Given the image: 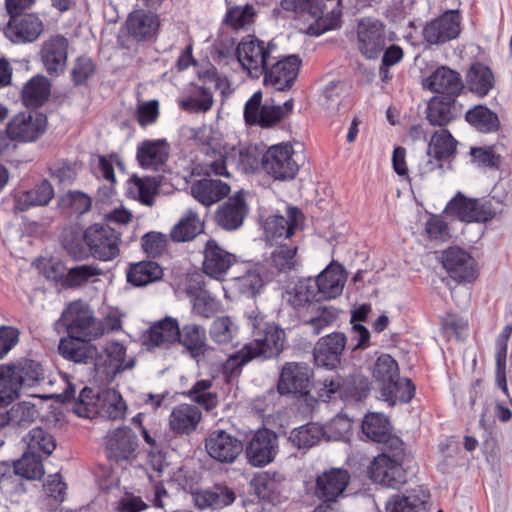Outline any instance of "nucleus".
<instances>
[{"label": "nucleus", "mask_w": 512, "mask_h": 512, "mask_svg": "<svg viewBox=\"0 0 512 512\" xmlns=\"http://www.w3.org/2000/svg\"><path fill=\"white\" fill-rule=\"evenodd\" d=\"M298 246L290 243H276L270 255L249 267L241 276L235 277L240 294L255 298L263 288L275 281L281 274L295 271L300 264Z\"/></svg>", "instance_id": "nucleus-1"}, {"label": "nucleus", "mask_w": 512, "mask_h": 512, "mask_svg": "<svg viewBox=\"0 0 512 512\" xmlns=\"http://www.w3.org/2000/svg\"><path fill=\"white\" fill-rule=\"evenodd\" d=\"M372 373L379 384L381 397L389 405L407 403L413 398L415 387L411 380L399 376L398 363L391 354H381Z\"/></svg>", "instance_id": "nucleus-2"}, {"label": "nucleus", "mask_w": 512, "mask_h": 512, "mask_svg": "<svg viewBox=\"0 0 512 512\" xmlns=\"http://www.w3.org/2000/svg\"><path fill=\"white\" fill-rule=\"evenodd\" d=\"M69 340H60L57 352H91L93 347L91 327L94 317L88 310L83 309L79 303H71L66 312L62 314Z\"/></svg>", "instance_id": "nucleus-3"}, {"label": "nucleus", "mask_w": 512, "mask_h": 512, "mask_svg": "<svg viewBox=\"0 0 512 512\" xmlns=\"http://www.w3.org/2000/svg\"><path fill=\"white\" fill-rule=\"evenodd\" d=\"M395 448L379 454L369 467V476L375 483L397 489L406 482V472L403 468L405 451L403 443L393 440Z\"/></svg>", "instance_id": "nucleus-4"}, {"label": "nucleus", "mask_w": 512, "mask_h": 512, "mask_svg": "<svg viewBox=\"0 0 512 512\" xmlns=\"http://www.w3.org/2000/svg\"><path fill=\"white\" fill-rule=\"evenodd\" d=\"M247 324L253 339L236 352H283L286 333L280 326L264 321V316L255 311L247 315Z\"/></svg>", "instance_id": "nucleus-5"}, {"label": "nucleus", "mask_w": 512, "mask_h": 512, "mask_svg": "<svg viewBox=\"0 0 512 512\" xmlns=\"http://www.w3.org/2000/svg\"><path fill=\"white\" fill-rule=\"evenodd\" d=\"M276 49L277 44L273 40L266 44L255 35H247L237 45L235 55L248 75L258 79L266 71L268 61L278 58L273 55Z\"/></svg>", "instance_id": "nucleus-6"}, {"label": "nucleus", "mask_w": 512, "mask_h": 512, "mask_svg": "<svg viewBox=\"0 0 512 512\" xmlns=\"http://www.w3.org/2000/svg\"><path fill=\"white\" fill-rule=\"evenodd\" d=\"M122 233L123 231L114 226L95 223L85 229L84 237L92 256L100 261H110L120 253Z\"/></svg>", "instance_id": "nucleus-7"}, {"label": "nucleus", "mask_w": 512, "mask_h": 512, "mask_svg": "<svg viewBox=\"0 0 512 512\" xmlns=\"http://www.w3.org/2000/svg\"><path fill=\"white\" fill-rule=\"evenodd\" d=\"M440 260L449 277L457 283L471 284L479 276L476 260L459 246H450L442 251Z\"/></svg>", "instance_id": "nucleus-8"}, {"label": "nucleus", "mask_w": 512, "mask_h": 512, "mask_svg": "<svg viewBox=\"0 0 512 512\" xmlns=\"http://www.w3.org/2000/svg\"><path fill=\"white\" fill-rule=\"evenodd\" d=\"M293 154L294 151L290 144L273 145L261 158L262 168L275 180H292L299 171V165L293 159Z\"/></svg>", "instance_id": "nucleus-9"}, {"label": "nucleus", "mask_w": 512, "mask_h": 512, "mask_svg": "<svg viewBox=\"0 0 512 512\" xmlns=\"http://www.w3.org/2000/svg\"><path fill=\"white\" fill-rule=\"evenodd\" d=\"M358 50L368 60L378 59L387 43L386 25L375 18H362L357 27Z\"/></svg>", "instance_id": "nucleus-10"}, {"label": "nucleus", "mask_w": 512, "mask_h": 512, "mask_svg": "<svg viewBox=\"0 0 512 512\" xmlns=\"http://www.w3.org/2000/svg\"><path fill=\"white\" fill-rule=\"evenodd\" d=\"M47 126L46 114L38 111L20 112L8 122L6 133L14 141L34 142L46 132Z\"/></svg>", "instance_id": "nucleus-11"}, {"label": "nucleus", "mask_w": 512, "mask_h": 512, "mask_svg": "<svg viewBox=\"0 0 512 512\" xmlns=\"http://www.w3.org/2000/svg\"><path fill=\"white\" fill-rule=\"evenodd\" d=\"M461 19L458 10H446L425 24L422 30L424 42L432 46L456 39L461 33Z\"/></svg>", "instance_id": "nucleus-12"}, {"label": "nucleus", "mask_w": 512, "mask_h": 512, "mask_svg": "<svg viewBox=\"0 0 512 512\" xmlns=\"http://www.w3.org/2000/svg\"><path fill=\"white\" fill-rule=\"evenodd\" d=\"M275 59L276 62L269 66L262 74L265 86H272L277 91H286L294 85L302 60L299 55L291 54L285 57Z\"/></svg>", "instance_id": "nucleus-13"}, {"label": "nucleus", "mask_w": 512, "mask_h": 512, "mask_svg": "<svg viewBox=\"0 0 512 512\" xmlns=\"http://www.w3.org/2000/svg\"><path fill=\"white\" fill-rule=\"evenodd\" d=\"M350 483V474L342 468H331L317 476L314 495L322 503L329 505L345 497Z\"/></svg>", "instance_id": "nucleus-14"}, {"label": "nucleus", "mask_w": 512, "mask_h": 512, "mask_svg": "<svg viewBox=\"0 0 512 512\" xmlns=\"http://www.w3.org/2000/svg\"><path fill=\"white\" fill-rule=\"evenodd\" d=\"M124 26L134 42L144 44L156 41L161 20L157 13L136 9L128 14Z\"/></svg>", "instance_id": "nucleus-15"}, {"label": "nucleus", "mask_w": 512, "mask_h": 512, "mask_svg": "<svg viewBox=\"0 0 512 512\" xmlns=\"http://www.w3.org/2000/svg\"><path fill=\"white\" fill-rule=\"evenodd\" d=\"M245 453L248 463L254 467L270 464L278 454L277 434L266 428L259 429L249 440Z\"/></svg>", "instance_id": "nucleus-16"}, {"label": "nucleus", "mask_w": 512, "mask_h": 512, "mask_svg": "<svg viewBox=\"0 0 512 512\" xmlns=\"http://www.w3.org/2000/svg\"><path fill=\"white\" fill-rule=\"evenodd\" d=\"M205 449L208 455L220 462L231 464L243 451L242 442L225 430H214L205 439Z\"/></svg>", "instance_id": "nucleus-17"}, {"label": "nucleus", "mask_w": 512, "mask_h": 512, "mask_svg": "<svg viewBox=\"0 0 512 512\" xmlns=\"http://www.w3.org/2000/svg\"><path fill=\"white\" fill-rule=\"evenodd\" d=\"M65 358L74 364H93L96 369L106 374L108 377H115L127 369H132L135 365V359L125 358L126 354H62Z\"/></svg>", "instance_id": "nucleus-18"}, {"label": "nucleus", "mask_w": 512, "mask_h": 512, "mask_svg": "<svg viewBox=\"0 0 512 512\" xmlns=\"http://www.w3.org/2000/svg\"><path fill=\"white\" fill-rule=\"evenodd\" d=\"M287 217L282 215H271L264 223V232L267 242L279 243L278 239H290L295 230L303 224L305 216L302 210L296 206H288Z\"/></svg>", "instance_id": "nucleus-19"}, {"label": "nucleus", "mask_w": 512, "mask_h": 512, "mask_svg": "<svg viewBox=\"0 0 512 512\" xmlns=\"http://www.w3.org/2000/svg\"><path fill=\"white\" fill-rule=\"evenodd\" d=\"M63 380L66 388L62 393L55 395V398L62 403H71L73 412L83 418H92L98 413L99 395L95 394L93 389L84 387L75 398L76 387L69 382L65 374Z\"/></svg>", "instance_id": "nucleus-20"}, {"label": "nucleus", "mask_w": 512, "mask_h": 512, "mask_svg": "<svg viewBox=\"0 0 512 512\" xmlns=\"http://www.w3.org/2000/svg\"><path fill=\"white\" fill-rule=\"evenodd\" d=\"M235 263L237 256L226 251L215 239L211 238L206 242L202 268L207 276L220 280Z\"/></svg>", "instance_id": "nucleus-21"}, {"label": "nucleus", "mask_w": 512, "mask_h": 512, "mask_svg": "<svg viewBox=\"0 0 512 512\" xmlns=\"http://www.w3.org/2000/svg\"><path fill=\"white\" fill-rule=\"evenodd\" d=\"M249 212L242 191L228 197L215 212V221L219 227L226 231H234L240 228Z\"/></svg>", "instance_id": "nucleus-22"}, {"label": "nucleus", "mask_w": 512, "mask_h": 512, "mask_svg": "<svg viewBox=\"0 0 512 512\" xmlns=\"http://www.w3.org/2000/svg\"><path fill=\"white\" fill-rule=\"evenodd\" d=\"M177 340H179V322L171 316L154 322L143 335V343L152 348L168 350L177 344Z\"/></svg>", "instance_id": "nucleus-23"}, {"label": "nucleus", "mask_w": 512, "mask_h": 512, "mask_svg": "<svg viewBox=\"0 0 512 512\" xmlns=\"http://www.w3.org/2000/svg\"><path fill=\"white\" fill-rule=\"evenodd\" d=\"M423 86L431 92L457 98L464 85L460 74L447 66L438 67L432 74L423 80Z\"/></svg>", "instance_id": "nucleus-24"}, {"label": "nucleus", "mask_w": 512, "mask_h": 512, "mask_svg": "<svg viewBox=\"0 0 512 512\" xmlns=\"http://www.w3.org/2000/svg\"><path fill=\"white\" fill-rule=\"evenodd\" d=\"M310 388V370L299 363H287L281 372L278 383L280 394L307 395Z\"/></svg>", "instance_id": "nucleus-25"}, {"label": "nucleus", "mask_w": 512, "mask_h": 512, "mask_svg": "<svg viewBox=\"0 0 512 512\" xmlns=\"http://www.w3.org/2000/svg\"><path fill=\"white\" fill-rule=\"evenodd\" d=\"M42 63L51 76L64 72L68 57V40L63 35H56L44 42L41 48Z\"/></svg>", "instance_id": "nucleus-26"}, {"label": "nucleus", "mask_w": 512, "mask_h": 512, "mask_svg": "<svg viewBox=\"0 0 512 512\" xmlns=\"http://www.w3.org/2000/svg\"><path fill=\"white\" fill-rule=\"evenodd\" d=\"M457 145L458 141L448 129L443 128L435 131L428 143L427 155L434 158L437 163L429 160L426 164L429 167V171H433L436 168L442 169V162L456 155Z\"/></svg>", "instance_id": "nucleus-27"}, {"label": "nucleus", "mask_w": 512, "mask_h": 512, "mask_svg": "<svg viewBox=\"0 0 512 512\" xmlns=\"http://www.w3.org/2000/svg\"><path fill=\"white\" fill-rule=\"evenodd\" d=\"M137 446V436L129 427L117 428L107 435L108 457L116 462L130 459Z\"/></svg>", "instance_id": "nucleus-28"}, {"label": "nucleus", "mask_w": 512, "mask_h": 512, "mask_svg": "<svg viewBox=\"0 0 512 512\" xmlns=\"http://www.w3.org/2000/svg\"><path fill=\"white\" fill-rule=\"evenodd\" d=\"M347 273L342 264L332 261L323 271L315 278L319 284L318 292L321 293L326 300L339 297L346 282Z\"/></svg>", "instance_id": "nucleus-29"}, {"label": "nucleus", "mask_w": 512, "mask_h": 512, "mask_svg": "<svg viewBox=\"0 0 512 512\" xmlns=\"http://www.w3.org/2000/svg\"><path fill=\"white\" fill-rule=\"evenodd\" d=\"M202 419L200 409L192 404L182 403L175 406L169 415V428L177 435H190Z\"/></svg>", "instance_id": "nucleus-30"}, {"label": "nucleus", "mask_w": 512, "mask_h": 512, "mask_svg": "<svg viewBox=\"0 0 512 512\" xmlns=\"http://www.w3.org/2000/svg\"><path fill=\"white\" fill-rule=\"evenodd\" d=\"M457 99L450 96H433L426 107V119L431 126L445 128L454 121L458 112Z\"/></svg>", "instance_id": "nucleus-31"}, {"label": "nucleus", "mask_w": 512, "mask_h": 512, "mask_svg": "<svg viewBox=\"0 0 512 512\" xmlns=\"http://www.w3.org/2000/svg\"><path fill=\"white\" fill-rule=\"evenodd\" d=\"M170 146L166 139L144 140L137 146L136 159L140 167L154 168L164 165L169 158Z\"/></svg>", "instance_id": "nucleus-32"}, {"label": "nucleus", "mask_w": 512, "mask_h": 512, "mask_svg": "<svg viewBox=\"0 0 512 512\" xmlns=\"http://www.w3.org/2000/svg\"><path fill=\"white\" fill-rule=\"evenodd\" d=\"M285 480L282 473L269 470L255 474L250 485L259 498L275 502L284 490Z\"/></svg>", "instance_id": "nucleus-33"}, {"label": "nucleus", "mask_w": 512, "mask_h": 512, "mask_svg": "<svg viewBox=\"0 0 512 512\" xmlns=\"http://www.w3.org/2000/svg\"><path fill=\"white\" fill-rule=\"evenodd\" d=\"M8 30L13 34L16 43H31L39 38L44 30L43 21L35 13L15 16V21L9 18Z\"/></svg>", "instance_id": "nucleus-34"}, {"label": "nucleus", "mask_w": 512, "mask_h": 512, "mask_svg": "<svg viewBox=\"0 0 512 512\" xmlns=\"http://www.w3.org/2000/svg\"><path fill=\"white\" fill-rule=\"evenodd\" d=\"M0 412L3 418V427L8 426L16 431L27 429L39 416L36 406L26 401L16 403L9 409L0 406Z\"/></svg>", "instance_id": "nucleus-35"}, {"label": "nucleus", "mask_w": 512, "mask_h": 512, "mask_svg": "<svg viewBox=\"0 0 512 512\" xmlns=\"http://www.w3.org/2000/svg\"><path fill=\"white\" fill-rule=\"evenodd\" d=\"M190 189L192 196L206 207L227 197L231 190L226 182L210 178L196 180Z\"/></svg>", "instance_id": "nucleus-36"}, {"label": "nucleus", "mask_w": 512, "mask_h": 512, "mask_svg": "<svg viewBox=\"0 0 512 512\" xmlns=\"http://www.w3.org/2000/svg\"><path fill=\"white\" fill-rule=\"evenodd\" d=\"M52 84L50 80L37 74L29 79L21 90V100L25 107L37 110L45 105L51 95Z\"/></svg>", "instance_id": "nucleus-37"}, {"label": "nucleus", "mask_w": 512, "mask_h": 512, "mask_svg": "<svg viewBox=\"0 0 512 512\" xmlns=\"http://www.w3.org/2000/svg\"><path fill=\"white\" fill-rule=\"evenodd\" d=\"M54 197V188L47 180H42L34 188L14 197V211L24 212L34 206H46Z\"/></svg>", "instance_id": "nucleus-38"}, {"label": "nucleus", "mask_w": 512, "mask_h": 512, "mask_svg": "<svg viewBox=\"0 0 512 512\" xmlns=\"http://www.w3.org/2000/svg\"><path fill=\"white\" fill-rule=\"evenodd\" d=\"M163 268L153 260L131 263L126 271L127 282L134 287H145L162 279Z\"/></svg>", "instance_id": "nucleus-39"}, {"label": "nucleus", "mask_w": 512, "mask_h": 512, "mask_svg": "<svg viewBox=\"0 0 512 512\" xmlns=\"http://www.w3.org/2000/svg\"><path fill=\"white\" fill-rule=\"evenodd\" d=\"M466 84L472 93L482 98L494 87L495 77L489 66L474 62L467 70Z\"/></svg>", "instance_id": "nucleus-40"}, {"label": "nucleus", "mask_w": 512, "mask_h": 512, "mask_svg": "<svg viewBox=\"0 0 512 512\" xmlns=\"http://www.w3.org/2000/svg\"><path fill=\"white\" fill-rule=\"evenodd\" d=\"M193 500L200 509H221L235 501V493L226 486H214L210 490H204L193 494Z\"/></svg>", "instance_id": "nucleus-41"}, {"label": "nucleus", "mask_w": 512, "mask_h": 512, "mask_svg": "<svg viewBox=\"0 0 512 512\" xmlns=\"http://www.w3.org/2000/svg\"><path fill=\"white\" fill-rule=\"evenodd\" d=\"M465 120L481 133H494L500 129V120L486 105L478 104L466 111Z\"/></svg>", "instance_id": "nucleus-42"}, {"label": "nucleus", "mask_w": 512, "mask_h": 512, "mask_svg": "<svg viewBox=\"0 0 512 512\" xmlns=\"http://www.w3.org/2000/svg\"><path fill=\"white\" fill-rule=\"evenodd\" d=\"M98 413L107 419H122L126 413V403L114 389L103 391L99 395Z\"/></svg>", "instance_id": "nucleus-43"}, {"label": "nucleus", "mask_w": 512, "mask_h": 512, "mask_svg": "<svg viewBox=\"0 0 512 512\" xmlns=\"http://www.w3.org/2000/svg\"><path fill=\"white\" fill-rule=\"evenodd\" d=\"M22 386V379L17 376L13 365L0 366V406L18 397Z\"/></svg>", "instance_id": "nucleus-44"}, {"label": "nucleus", "mask_w": 512, "mask_h": 512, "mask_svg": "<svg viewBox=\"0 0 512 512\" xmlns=\"http://www.w3.org/2000/svg\"><path fill=\"white\" fill-rule=\"evenodd\" d=\"M206 330L196 323L179 326V340L177 344L183 346L187 352H201L206 345Z\"/></svg>", "instance_id": "nucleus-45"}, {"label": "nucleus", "mask_w": 512, "mask_h": 512, "mask_svg": "<svg viewBox=\"0 0 512 512\" xmlns=\"http://www.w3.org/2000/svg\"><path fill=\"white\" fill-rule=\"evenodd\" d=\"M325 436L323 427L316 423H308L290 432V442L299 449H307L319 443Z\"/></svg>", "instance_id": "nucleus-46"}, {"label": "nucleus", "mask_w": 512, "mask_h": 512, "mask_svg": "<svg viewBox=\"0 0 512 512\" xmlns=\"http://www.w3.org/2000/svg\"><path fill=\"white\" fill-rule=\"evenodd\" d=\"M362 431L371 440L384 442L389 435L390 424L384 414L370 412L363 419Z\"/></svg>", "instance_id": "nucleus-47"}, {"label": "nucleus", "mask_w": 512, "mask_h": 512, "mask_svg": "<svg viewBox=\"0 0 512 512\" xmlns=\"http://www.w3.org/2000/svg\"><path fill=\"white\" fill-rule=\"evenodd\" d=\"M62 246L69 256L74 260L87 259L91 254V249L86 244L84 232L77 229L66 230L62 235Z\"/></svg>", "instance_id": "nucleus-48"}, {"label": "nucleus", "mask_w": 512, "mask_h": 512, "mask_svg": "<svg viewBox=\"0 0 512 512\" xmlns=\"http://www.w3.org/2000/svg\"><path fill=\"white\" fill-rule=\"evenodd\" d=\"M200 232L198 215L193 211H188L186 215L173 226L170 232V238L173 242H188L196 238Z\"/></svg>", "instance_id": "nucleus-49"}, {"label": "nucleus", "mask_w": 512, "mask_h": 512, "mask_svg": "<svg viewBox=\"0 0 512 512\" xmlns=\"http://www.w3.org/2000/svg\"><path fill=\"white\" fill-rule=\"evenodd\" d=\"M428 495L421 491V494L408 496H396L386 504L387 512H425Z\"/></svg>", "instance_id": "nucleus-50"}, {"label": "nucleus", "mask_w": 512, "mask_h": 512, "mask_svg": "<svg viewBox=\"0 0 512 512\" xmlns=\"http://www.w3.org/2000/svg\"><path fill=\"white\" fill-rule=\"evenodd\" d=\"M17 475L28 480H40L44 475L42 460L38 454L27 451L14 463Z\"/></svg>", "instance_id": "nucleus-51"}, {"label": "nucleus", "mask_w": 512, "mask_h": 512, "mask_svg": "<svg viewBox=\"0 0 512 512\" xmlns=\"http://www.w3.org/2000/svg\"><path fill=\"white\" fill-rule=\"evenodd\" d=\"M319 284L314 277L300 279L294 288L295 307H303L312 302L325 301L323 295L318 292Z\"/></svg>", "instance_id": "nucleus-52"}, {"label": "nucleus", "mask_w": 512, "mask_h": 512, "mask_svg": "<svg viewBox=\"0 0 512 512\" xmlns=\"http://www.w3.org/2000/svg\"><path fill=\"white\" fill-rule=\"evenodd\" d=\"M102 274V270L91 264H83L67 270L64 289H76L85 285L91 278Z\"/></svg>", "instance_id": "nucleus-53"}, {"label": "nucleus", "mask_w": 512, "mask_h": 512, "mask_svg": "<svg viewBox=\"0 0 512 512\" xmlns=\"http://www.w3.org/2000/svg\"><path fill=\"white\" fill-rule=\"evenodd\" d=\"M24 440L27 443L28 451L35 454L42 452L51 455L56 448L53 436L40 427L32 429Z\"/></svg>", "instance_id": "nucleus-54"}, {"label": "nucleus", "mask_w": 512, "mask_h": 512, "mask_svg": "<svg viewBox=\"0 0 512 512\" xmlns=\"http://www.w3.org/2000/svg\"><path fill=\"white\" fill-rule=\"evenodd\" d=\"M97 65L87 55L78 56L73 63V67L70 71V77L73 85L75 87L85 86L87 85L88 80H90L96 73Z\"/></svg>", "instance_id": "nucleus-55"}, {"label": "nucleus", "mask_w": 512, "mask_h": 512, "mask_svg": "<svg viewBox=\"0 0 512 512\" xmlns=\"http://www.w3.org/2000/svg\"><path fill=\"white\" fill-rule=\"evenodd\" d=\"M92 206V199L81 191H69L58 199V207L62 210L82 215Z\"/></svg>", "instance_id": "nucleus-56"}, {"label": "nucleus", "mask_w": 512, "mask_h": 512, "mask_svg": "<svg viewBox=\"0 0 512 512\" xmlns=\"http://www.w3.org/2000/svg\"><path fill=\"white\" fill-rule=\"evenodd\" d=\"M130 182L138 189V201L143 205L152 206L154 204V197L158 194L161 185L160 179L151 176L141 178L133 175L130 178Z\"/></svg>", "instance_id": "nucleus-57"}, {"label": "nucleus", "mask_w": 512, "mask_h": 512, "mask_svg": "<svg viewBox=\"0 0 512 512\" xmlns=\"http://www.w3.org/2000/svg\"><path fill=\"white\" fill-rule=\"evenodd\" d=\"M472 162L480 168L498 170L501 165V156L494 150V146L471 147Z\"/></svg>", "instance_id": "nucleus-58"}, {"label": "nucleus", "mask_w": 512, "mask_h": 512, "mask_svg": "<svg viewBox=\"0 0 512 512\" xmlns=\"http://www.w3.org/2000/svg\"><path fill=\"white\" fill-rule=\"evenodd\" d=\"M255 11L252 5L234 6L227 10L223 23L235 30L244 28L253 21Z\"/></svg>", "instance_id": "nucleus-59"}, {"label": "nucleus", "mask_w": 512, "mask_h": 512, "mask_svg": "<svg viewBox=\"0 0 512 512\" xmlns=\"http://www.w3.org/2000/svg\"><path fill=\"white\" fill-rule=\"evenodd\" d=\"M12 365L17 371V376L22 379V384L31 386L44 378V372L41 364L34 360L23 359L17 364Z\"/></svg>", "instance_id": "nucleus-60"}, {"label": "nucleus", "mask_w": 512, "mask_h": 512, "mask_svg": "<svg viewBox=\"0 0 512 512\" xmlns=\"http://www.w3.org/2000/svg\"><path fill=\"white\" fill-rule=\"evenodd\" d=\"M341 16L342 12L338 7L326 14L323 13L314 24L308 27V33L312 36H320L327 31L340 27Z\"/></svg>", "instance_id": "nucleus-61"}, {"label": "nucleus", "mask_w": 512, "mask_h": 512, "mask_svg": "<svg viewBox=\"0 0 512 512\" xmlns=\"http://www.w3.org/2000/svg\"><path fill=\"white\" fill-rule=\"evenodd\" d=\"M167 246L165 234L156 231L145 233L141 238V247L148 258H157L163 254Z\"/></svg>", "instance_id": "nucleus-62"}, {"label": "nucleus", "mask_w": 512, "mask_h": 512, "mask_svg": "<svg viewBox=\"0 0 512 512\" xmlns=\"http://www.w3.org/2000/svg\"><path fill=\"white\" fill-rule=\"evenodd\" d=\"M475 202V209L468 212L466 222L486 223L495 218L497 209L493 205L492 199L472 198Z\"/></svg>", "instance_id": "nucleus-63"}, {"label": "nucleus", "mask_w": 512, "mask_h": 512, "mask_svg": "<svg viewBox=\"0 0 512 512\" xmlns=\"http://www.w3.org/2000/svg\"><path fill=\"white\" fill-rule=\"evenodd\" d=\"M211 385L212 382L210 380H200L189 391V397L194 402L204 406L206 410H211L217 405V397L208 392Z\"/></svg>", "instance_id": "nucleus-64"}]
</instances>
